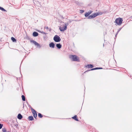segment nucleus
<instances>
[{"mask_svg": "<svg viewBox=\"0 0 132 132\" xmlns=\"http://www.w3.org/2000/svg\"><path fill=\"white\" fill-rule=\"evenodd\" d=\"M103 13L102 12H98L97 13H95L94 14H92L91 15H89L88 17L87 18L89 19H91L93 18H95L98 15H102Z\"/></svg>", "mask_w": 132, "mask_h": 132, "instance_id": "nucleus-1", "label": "nucleus"}, {"mask_svg": "<svg viewBox=\"0 0 132 132\" xmlns=\"http://www.w3.org/2000/svg\"><path fill=\"white\" fill-rule=\"evenodd\" d=\"M122 21L123 20L122 18H119L116 19L114 22L118 25L119 26L121 24Z\"/></svg>", "mask_w": 132, "mask_h": 132, "instance_id": "nucleus-2", "label": "nucleus"}, {"mask_svg": "<svg viewBox=\"0 0 132 132\" xmlns=\"http://www.w3.org/2000/svg\"><path fill=\"white\" fill-rule=\"evenodd\" d=\"M69 57L73 61H79V59L76 55H70Z\"/></svg>", "mask_w": 132, "mask_h": 132, "instance_id": "nucleus-3", "label": "nucleus"}, {"mask_svg": "<svg viewBox=\"0 0 132 132\" xmlns=\"http://www.w3.org/2000/svg\"><path fill=\"white\" fill-rule=\"evenodd\" d=\"M67 23H65L64 24L61 25V27L59 28L60 31L62 32H63L66 30L67 28Z\"/></svg>", "mask_w": 132, "mask_h": 132, "instance_id": "nucleus-4", "label": "nucleus"}, {"mask_svg": "<svg viewBox=\"0 0 132 132\" xmlns=\"http://www.w3.org/2000/svg\"><path fill=\"white\" fill-rule=\"evenodd\" d=\"M54 40L56 42H60L61 40L60 37L57 35H55L53 38Z\"/></svg>", "mask_w": 132, "mask_h": 132, "instance_id": "nucleus-5", "label": "nucleus"}, {"mask_svg": "<svg viewBox=\"0 0 132 132\" xmlns=\"http://www.w3.org/2000/svg\"><path fill=\"white\" fill-rule=\"evenodd\" d=\"M31 110L32 111V113L33 114L34 117L35 118H36L37 116V114L36 113V111L32 108H31Z\"/></svg>", "mask_w": 132, "mask_h": 132, "instance_id": "nucleus-6", "label": "nucleus"}, {"mask_svg": "<svg viewBox=\"0 0 132 132\" xmlns=\"http://www.w3.org/2000/svg\"><path fill=\"white\" fill-rule=\"evenodd\" d=\"M30 42L31 43H32L33 44H34L36 46H37L38 47H39V48H40L41 47V46L40 45L38 44V43H37V42H36V41L34 40H32L30 41Z\"/></svg>", "mask_w": 132, "mask_h": 132, "instance_id": "nucleus-7", "label": "nucleus"}, {"mask_svg": "<svg viewBox=\"0 0 132 132\" xmlns=\"http://www.w3.org/2000/svg\"><path fill=\"white\" fill-rule=\"evenodd\" d=\"M102 69V68H100V67H96V68H92V69H91L90 70L86 71L85 72V73L86 72H87L88 71H90V70L92 71V70H97V69Z\"/></svg>", "mask_w": 132, "mask_h": 132, "instance_id": "nucleus-8", "label": "nucleus"}, {"mask_svg": "<svg viewBox=\"0 0 132 132\" xmlns=\"http://www.w3.org/2000/svg\"><path fill=\"white\" fill-rule=\"evenodd\" d=\"M49 46L50 47L54 48L55 47V44L53 42H51L49 44Z\"/></svg>", "mask_w": 132, "mask_h": 132, "instance_id": "nucleus-9", "label": "nucleus"}, {"mask_svg": "<svg viewBox=\"0 0 132 132\" xmlns=\"http://www.w3.org/2000/svg\"><path fill=\"white\" fill-rule=\"evenodd\" d=\"M17 118L19 120L21 119L22 118V116L20 113H19L18 114L17 116Z\"/></svg>", "mask_w": 132, "mask_h": 132, "instance_id": "nucleus-10", "label": "nucleus"}, {"mask_svg": "<svg viewBox=\"0 0 132 132\" xmlns=\"http://www.w3.org/2000/svg\"><path fill=\"white\" fill-rule=\"evenodd\" d=\"M32 35L34 37H36L38 35V34L37 32L35 31L33 32Z\"/></svg>", "mask_w": 132, "mask_h": 132, "instance_id": "nucleus-11", "label": "nucleus"}, {"mask_svg": "<svg viewBox=\"0 0 132 132\" xmlns=\"http://www.w3.org/2000/svg\"><path fill=\"white\" fill-rule=\"evenodd\" d=\"M56 46L58 48L60 49L61 48L62 45L60 43L57 44H56Z\"/></svg>", "mask_w": 132, "mask_h": 132, "instance_id": "nucleus-12", "label": "nucleus"}, {"mask_svg": "<svg viewBox=\"0 0 132 132\" xmlns=\"http://www.w3.org/2000/svg\"><path fill=\"white\" fill-rule=\"evenodd\" d=\"M87 67L89 68H92L93 67V65H92V64H88V65H87V66H86V67Z\"/></svg>", "mask_w": 132, "mask_h": 132, "instance_id": "nucleus-13", "label": "nucleus"}, {"mask_svg": "<svg viewBox=\"0 0 132 132\" xmlns=\"http://www.w3.org/2000/svg\"><path fill=\"white\" fill-rule=\"evenodd\" d=\"M72 118L76 121H79V120L77 118V116L76 115L74 117H73Z\"/></svg>", "mask_w": 132, "mask_h": 132, "instance_id": "nucleus-14", "label": "nucleus"}, {"mask_svg": "<svg viewBox=\"0 0 132 132\" xmlns=\"http://www.w3.org/2000/svg\"><path fill=\"white\" fill-rule=\"evenodd\" d=\"M28 118L30 121H32L34 120V118L32 116H29Z\"/></svg>", "mask_w": 132, "mask_h": 132, "instance_id": "nucleus-15", "label": "nucleus"}, {"mask_svg": "<svg viewBox=\"0 0 132 132\" xmlns=\"http://www.w3.org/2000/svg\"><path fill=\"white\" fill-rule=\"evenodd\" d=\"M22 100L23 101H25L26 100L25 97L24 95H22L21 96Z\"/></svg>", "mask_w": 132, "mask_h": 132, "instance_id": "nucleus-16", "label": "nucleus"}, {"mask_svg": "<svg viewBox=\"0 0 132 132\" xmlns=\"http://www.w3.org/2000/svg\"><path fill=\"white\" fill-rule=\"evenodd\" d=\"M11 39L13 42H15L16 41V39L14 38L13 37L11 38Z\"/></svg>", "mask_w": 132, "mask_h": 132, "instance_id": "nucleus-17", "label": "nucleus"}, {"mask_svg": "<svg viewBox=\"0 0 132 132\" xmlns=\"http://www.w3.org/2000/svg\"><path fill=\"white\" fill-rule=\"evenodd\" d=\"M38 117L40 118H42L43 117V115L40 113H38Z\"/></svg>", "mask_w": 132, "mask_h": 132, "instance_id": "nucleus-18", "label": "nucleus"}, {"mask_svg": "<svg viewBox=\"0 0 132 132\" xmlns=\"http://www.w3.org/2000/svg\"><path fill=\"white\" fill-rule=\"evenodd\" d=\"M0 10L3 11H6V10L3 7H0Z\"/></svg>", "mask_w": 132, "mask_h": 132, "instance_id": "nucleus-19", "label": "nucleus"}, {"mask_svg": "<svg viewBox=\"0 0 132 132\" xmlns=\"http://www.w3.org/2000/svg\"><path fill=\"white\" fill-rule=\"evenodd\" d=\"M89 15V14H88V13L87 12L86 13L85 15V16L87 17L88 16V17L89 16H88Z\"/></svg>", "mask_w": 132, "mask_h": 132, "instance_id": "nucleus-20", "label": "nucleus"}, {"mask_svg": "<svg viewBox=\"0 0 132 132\" xmlns=\"http://www.w3.org/2000/svg\"><path fill=\"white\" fill-rule=\"evenodd\" d=\"M2 131L3 132H6V129L5 128H3L2 129Z\"/></svg>", "mask_w": 132, "mask_h": 132, "instance_id": "nucleus-21", "label": "nucleus"}, {"mask_svg": "<svg viewBox=\"0 0 132 132\" xmlns=\"http://www.w3.org/2000/svg\"><path fill=\"white\" fill-rule=\"evenodd\" d=\"M92 11H89L87 13H88V14H89V15L90 14L92 13Z\"/></svg>", "mask_w": 132, "mask_h": 132, "instance_id": "nucleus-22", "label": "nucleus"}, {"mask_svg": "<svg viewBox=\"0 0 132 132\" xmlns=\"http://www.w3.org/2000/svg\"><path fill=\"white\" fill-rule=\"evenodd\" d=\"M3 126V124L0 123V129H1Z\"/></svg>", "mask_w": 132, "mask_h": 132, "instance_id": "nucleus-23", "label": "nucleus"}, {"mask_svg": "<svg viewBox=\"0 0 132 132\" xmlns=\"http://www.w3.org/2000/svg\"><path fill=\"white\" fill-rule=\"evenodd\" d=\"M38 32H40L41 33H42V34H46V33L44 32L43 31H38Z\"/></svg>", "mask_w": 132, "mask_h": 132, "instance_id": "nucleus-24", "label": "nucleus"}, {"mask_svg": "<svg viewBox=\"0 0 132 132\" xmlns=\"http://www.w3.org/2000/svg\"><path fill=\"white\" fill-rule=\"evenodd\" d=\"M121 28H120L119 29V30H118V31H117L118 33V32H119V31L121 29Z\"/></svg>", "mask_w": 132, "mask_h": 132, "instance_id": "nucleus-25", "label": "nucleus"}, {"mask_svg": "<svg viewBox=\"0 0 132 132\" xmlns=\"http://www.w3.org/2000/svg\"><path fill=\"white\" fill-rule=\"evenodd\" d=\"M84 11L82 10H80V12L81 13H82L84 12Z\"/></svg>", "mask_w": 132, "mask_h": 132, "instance_id": "nucleus-26", "label": "nucleus"}, {"mask_svg": "<svg viewBox=\"0 0 132 132\" xmlns=\"http://www.w3.org/2000/svg\"><path fill=\"white\" fill-rule=\"evenodd\" d=\"M45 29H48V27H45Z\"/></svg>", "mask_w": 132, "mask_h": 132, "instance_id": "nucleus-27", "label": "nucleus"}, {"mask_svg": "<svg viewBox=\"0 0 132 132\" xmlns=\"http://www.w3.org/2000/svg\"><path fill=\"white\" fill-rule=\"evenodd\" d=\"M118 33L117 32V33L116 34V35H117L118 34Z\"/></svg>", "mask_w": 132, "mask_h": 132, "instance_id": "nucleus-28", "label": "nucleus"}, {"mask_svg": "<svg viewBox=\"0 0 132 132\" xmlns=\"http://www.w3.org/2000/svg\"><path fill=\"white\" fill-rule=\"evenodd\" d=\"M117 35H116H116H115V37H116L117 36Z\"/></svg>", "mask_w": 132, "mask_h": 132, "instance_id": "nucleus-29", "label": "nucleus"}, {"mask_svg": "<svg viewBox=\"0 0 132 132\" xmlns=\"http://www.w3.org/2000/svg\"><path fill=\"white\" fill-rule=\"evenodd\" d=\"M130 18L132 19V16H131Z\"/></svg>", "mask_w": 132, "mask_h": 132, "instance_id": "nucleus-30", "label": "nucleus"}]
</instances>
